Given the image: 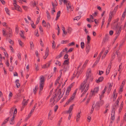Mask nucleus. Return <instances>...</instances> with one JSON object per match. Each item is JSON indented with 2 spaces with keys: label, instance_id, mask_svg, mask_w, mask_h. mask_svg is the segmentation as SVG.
I'll use <instances>...</instances> for the list:
<instances>
[{
  "label": "nucleus",
  "instance_id": "obj_1",
  "mask_svg": "<svg viewBox=\"0 0 126 126\" xmlns=\"http://www.w3.org/2000/svg\"><path fill=\"white\" fill-rule=\"evenodd\" d=\"M40 80V91L39 92V94L40 95L42 93L41 91L43 90V87L44 86L45 80L43 76H41Z\"/></svg>",
  "mask_w": 126,
  "mask_h": 126
},
{
  "label": "nucleus",
  "instance_id": "obj_6",
  "mask_svg": "<svg viewBox=\"0 0 126 126\" xmlns=\"http://www.w3.org/2000/svg\"><path fill=\"white\" fill-rule=\"evenodd\" d=\"M74 106V104H73L71 105L70 107H69V110H68L67 111L66 113H69V116L70 117H71L72 115V113H71V111H72L73 108V107Z\"/></svg>",
  "mask_w": 126,
  "mask_h": 126
},
{
  "label": "nucleus",
  "instance_id": "obj_39",
  "mask_svg": "<svg viewBox=\"0 0 126 126\" xmlns=\"http://www.w3.org/2000/svg\"><path fill=\"white\" fill-rule=\"evenodd\" d=\"M87 43H90V41L91 40V38H90V37L88 35L87 36Z\"/></svg>",
  "mask_w": 126,
  "mask_h": 126
},
{
  "label": "nucleus",
  "instance_id": "obj_8",
  "mask_svg": "<svg viewBox=\"0 0 126 126\" xmlns=\"http://www.w3.org/2000/svg\"><path fill=\"white\" fill-rule=\"evenodd\" d=\"M99 90V87H97L95 88L93 91H91V92H92V96L93 94H96L97 93L98 91Z\"/></svg>",
  "mask_w": 126,
  "mask_h": 126
},
{
  "label": "nucleus",
  "instance_id": "obj_27",
  "mask_svg": "<svg viewBox=\"0 0 126 126\" xmlns=\"http://www.w3.org/2000/svg\"><path fill=\"white\" fill-rule=\"evenodd\" d=\"M63 52H61L59 55L57 56L56 58V59H58L59 58H60L62 56Z\"/></svg>",
  "mask_w": 126,
  "mask_h": 126
},
{
  "label": "nucleus",
  "instance_id": "obj_52",
  "mask_svg": "<svg viewBox=\"0 0 126 126\" xmlns=\"http://www.w3.org/2000/svg\"><path fill=\"white\" fill-rule=\"evenodd\" d=\"M35 69H36V71H38L39 70V68L38 67V66L35 63Z\"/></svg>",
  "mask_w": 126,
  "mask_h": 126
},
{
  "label": "nucleus",
  "instance_id": "obj_25",
  "mask_svg": "<svg viewBox=\"0 0 126 126\" xmlns=\"http://www.w3.org/2000/svg\"><path fill=\"white\" fill-rule=\"evenodd\" d=\"M60 13L61 11H59L58 12L57 14V15L55 19L56 20H57L58 19L59 17L60 16Z\"/></svg>",
  "mask_w": 126,
  "mask_h": 126
},
{
  "label": "nucleus",
  "instance_id": "obj_31",
  "mask_svg": "<svg viewBox=\"0 0 126 126\" xmlns=\"http://www.w3.org/2000/svg\"><path fill=\"white\" fill-rule=\"evenodd\" d=\"M34 35L37 37L39 36V35L38 33V31L37 30H35L34 33Z\"/></svg>",
  "mask_w": 126,
  "mask_h": 126
},
{
  "label": "nucleus",
  "instance_id": "obj_43",
  "mask_svg": "<svg viewBox=\"0 0 126 126\" xmlns=\"http://www.w3.org/2000/svg\"><path fill=\"white\" fill-rule=\"evenodd\" d=\"M115 57V54H114L113 53L112 55L111 56V61H112L114 59Z\"/></svg>",
  "mask_w": 126,
  "mask_h": 126
},
{
  "label": "nucleus",
  "instance_id": "obj_35",
  "mask_svg": "<svg viewBox=\"0 0 126 126\" xmlns=\"http://www.w3.org/2000/svg\"><path fill=\"white\" fill-rule=\"evenodd\" d=\"M116 53L118 56V60L119 62H120L121 60V58L120 56H119V53H117V52H116Z\"/></svg>",
  "mask_w": 126,
  "mask_h": 126
},
{
  "label": "nucleus",
  "instance_id": "obj_38",
  "mask_svg": "<svg viewBox=\"0 0 126 126\" xmlns=\"http://www.w3.org/2000/svg\"><path fill=\"white\" fill-rule=\"evenodd\" d=\"M5 11L6 13L9 15H10V14L9 13V11L8 9V8H5Z\"/></svg>",
  "mask_w": 126,
  "mask_h": 126
},
{
  "label": "nucleus",
  "instance_id": "obj_19",
  "mask_svg": "<svg viewBox=\"0 0 126 126\" xmlns=\"http://www.w3.org/2000/svg\"><path fill=\"white\" fill-rule=\"evenodd\" d=\"M81 113V112L80 111V112L78 113L77 115V119H76V121L78 122L80 118V114Z\"/></svg>",
  "mask_w": 126,
  "mask_h": 126
},
{
  "label": "nucleus",
  "instance_id": "obj_14",
  "mask_svg": "<svg viewBox=\"0 0 126 126\" xmlns=\"http://www.w3.org/2000/svg\"><path fill=\"white\" fill-rule=\"evenodd\" d=\"M89 44L90 43H87V44L85 45L86 51L87 53L89 52L90 48V46Z\"/></svg>",
  "mask_w": 126,
  "mask_h": 126
},
{
  "label": "nucleus",
  "instance_id": "obj_10",
  "mask_svg": "<svg viewBox=\"0 0 126 126\" xmlns=\"http://www.w3.org/2000/svg\"><path fill=\"white\" fill-rule=\"evenodd\" d=\"M115 30L116 31V35H117V36H119L121 30V27L119 28H119L117 25L116 27Z\"/></svg>",
  "mask_w": 126,
  "mask_h": 126
},
{
  "label": "nucleus",
  "instance_id": "obj_28",
  "mask_svg": "<svg viewBox=\"0 0 126 126\" xmlns=\"http://www.w3.org/2000/svg\"><path fill=\"white\" fill-rule=\"evenodd\" d=\"M18 41L20 45L22 47H23L24 46V43L20 39L18 40Z\"/></svg>",
  "mask_w": 126,
  "mask_h": 126
},
{
  "label": "nucleus",
  "instance_id": "obj_49",
  "mask_svg": "<svg viewBox=\"0 0 126 126\" xmlns=\"http://www.w3.org/2000/svg\"><path fill=\"white\" fill-rule=\"evenodd\" d=\"M74 49V48H70L69 50L68 51H67V52H66V53H68V52H71Z\"/></svg>",
  "mask_w": 126,
  "mask_h": 126
},
{
  "label": "nucleus",
  "instance_id": "obj_3",
  "mask_svg": "<svg viewBox=\"0 0 126 126\" xmlns=\"http://www.w3.org/2000/svg\"><path fill=\"white\" fill-rule=\"evenodd\" d=\"M89 84H86V85L84 86V87H82V88L83 89V90L82 91V89L80 88V86L79 87V89L80 90H81V92H82L84 89L85 90L83 93L82 94L81 96V97H82L84 95V94L86 93V92L89 89Z\"/></svg>",
  "mask_w": 126,
  "mask_h": 126
},
{
  "label": "nucleus",
  "instance_id": "obj_18",
  "mask_svg": "<svg viewBox=\"0 0 126 126\" xmlns=\"http://www.w3.org/2000/svg\"><path fill=\"white\" fill-rule=\"evenodd\" d=\"M109 39V37L108 36V34H106L105 36V37L103 39V41H104L105 42H106Z\"/></svg>",
  "mask_w": 126,
  "mask_h": 126
},
{
  "label": "nucleus",
  "instance_id": "obj_64",
  "mask_svg": "<svg viewBox=\"0 0 126 126\" xmlns=\"http://www.w3.org/2000/svg\"><path fill=\"white\" fill-rule=\"evenodd\" d=\"M113 33V31L111 30L109 32V34L110 35H112Z\"/></svg>",
  "mask_w": 126,
  "mask_h": 126
},
{
  "label": "nucleus",
  "instance_id": "obj_55",
  "mask_svg": "<svg viewBox=\"0 0 126 126\" xmlns=\"http://www.w3.org/2000/svg\"><path fill=\"white\" fill-rule=\"evenodd\" d=\"M113 15L112 11H110V14L109 15V17L112 18V16Z\"/></svg>",
  "mask_w": 126,
  "mask_h": 126
},
{
  "label": "nucleus",
  "instance_id": "obj_58",
  "mask_svg": "<svg viewBox=\"0 0 126 126\" xmlns=\"http://www.w3.org/2000/svg\"><path fill=\"white\" fill-rule=\"evenodd\" d=\"M104 71H99V72L98 74L100 75H101L102 74H103Z\"/></svg>",
  "mask_w": 126,
  "mask_h": 126
},
{
  "label": "nucleus",
  "instance_id": "obj_54",
  "mask_svg": "<svg viewBox=\"0 0 126 126\" xmlns=\"http://www.w3.org/2000/svg\"><path fill=\"white\" fill-rule=\"evenodd\" d=\"M55 47V44L54 41H53L52 43V47L53 48H54Z\"/></svg>",
  "mask_w": 126,
  "mask_h": 126
},
{
  "label": "nucleus",
  "instance_id": "obj_62",
  "mask_svg": "<svg viewBox=\"0 0 126 126\" xmlns=\"http://www.w3.org/2000/svg\"><path fill=\"white\" fill-rule=\"evenodd\" d=\"M58 106L57 105V106H56L55 107V108H54V111L55 112H56V111L57 110V109H58Z\"/></svg>",
  "mask_w": 126,
  "mask_h": 126
},
{
  "label": "nucleus",
  "instance_id": "obj_46",
  "mask_svg": "<svg viewBox=\"0 0 126 126\" xmlns=\"http://www.w3.org/2000/svg\"><path fill=\"white\" fill-rule=\"evenodd\" d=\"M32 113V110H31L30 112V113L28 115V116L26 118V120H27L30 117V116H31V114Z\"/></svg>",
  "mask_w": 126,
  "mask_h": 126
},
{
  "label": "nucleus",
  "instance_id": "obj_26",
  "mask_svg": "<svg viewBox=\"0 0 126 126\" xmlns=\"http://www.w3.org/2000/svg\"><path fill=\"white\" fill-rule=\"evenodd\" d=\"M14 108L13 107L10 109L9 112L10 116L12 115Z\"/></svg>",
  "mask_w": 126,
  "mask_h": 126
},
{
  "label": "nucleus",
  "instance_id": "obj_36",
  "mask_svg": "<svg viewBox=\"0 0 126 126\" xmlns=\"http://www.w3.org/2000/svg\"><path fill=\"white\" fill-rule=\"evenodd\" d=\"M81 48L83 49L84 47V44L83 42H82L81 43Z\"/></svg>",
  "mask_w": 126,
  "mask_h": 126
},
{
  "label": "nucleus",
  "instance_id": "obj_23",
  "mask_svg": "<svg viewBox=\"0 0 126 126\" xmlns=\"http://www.w3.org/2000/svg\"><path fill=\"white\" fill-rule=\"evenodd\" d=\"M94 104V103L92 105L90 112V113L91 114H92L93 113L95 107L96 106V105H95Z\"/></svg>",
  "mask_w": 126,
  "mask_h": 126
},
{
  "label": "nucleus",
  "instance_id": "obj_32",
  "mask_svg": "<svg viewBox=\"0 0 126 126\" xmlns=\"http://www.w3.org/2000/svg\"><path fill=\"white\" fill-rule=\"evenodd\" d=\"M55 63L56 65H58L60 66L61 65V63L58 60H56V61Z\"/></svg>",
  "mask_w": 126,
  "mask_h": 126
},
{
  "label": "nucleus",
  "instance_id": "obj_15",
  "mask_svg": "<svg viewBox=\"0 0 126 126\" xmlns=\"http://www.w3.org/2000/svg\"><path fill=\"white\" fill-rule=\"evenodd\" d=\"M104 79V77L101 76L98 79H96L95 82L97 83H99L100 82H102Z\"/></svg>",
  "mask_w": 126,
  "mask_h": 126
},
{
  "label": "nucleus",
  "instance_id": "obj_57",
  "mask_svg": "<svg viewBox=\"0 0 126 126\" xmlns=\"http://www.w3.org/2000/svg\"><path fill=\"white\" fill-rule=\"evenodd\" d=\"M76 94H75V93H73L72 95V96L70 97V98H72L71 99H73L75 97Z\"/></svg>",
  "mask_w": 126,
  "mask_h": 126
},
{
  "label": "nucleus",
  "instance_id": "obj_42",
  "mask_svg": "<svg viewBox=\"0 0 126 126\" xmlns=\"http://www.w3.org/2000/svg\"><path fill=\"white\" fill-rule=\"evenodd\" d=\"M68 95H67L66 94H65V96L63 97V99L62 100V102H63L65 100Z\"/></svg>",
  "mask_w": 126,
  "mask_h": 126
},
{
  "label": "nucleus",
  "instance_id": "obj_17",
  "mask_svg": "<svg viewBox=\"0 0 126 126\" xmlns=\"http://www.w3.org/2000/svg\"><path fill=\"white\" fill-rule=\"evenodd\" d=\"M38 4V2L37 1H34L33 3L32 4V5L33 6V7H34L35 6H36V8L37 10H39V8L37 6V5Z\"/></svg>",
  "mask_w": 126,
  "mask_h": 126
},
{
  "label": "nucleus",
  "instance_id": "obj_59",
  "mask_svg": "<svg viewBox=\"0 0 126 126\" xmlns=\"http://www.w3.org/2000/svg\"><path fill=\"white\" fill-rule=\"evenodd\" d=\"M46 25H47L46 26H47V28H50V25L49 23L48 22H47V23Z\"/></svg>",
  "mask_w": 126,
  "mask_h": 126
},
{
  "label": "nucleus",
  "instance_id": "obj_50",
  "mask_svg": "<svg viewBox=\"0 0 126 126\" xmlns=\"http://www.w3.org/2000/svg\"><path fill=\"white\" fill-rule=\"evenodd\" d=\"M68 57V55L66 54L64 55L63 58L64 59H67Z\"/></svg>",
  "mask_w": 126,
  "mask_h": 126
},
{
  "label": "nucleus",
  "instance_id": "obj_41",
  "mask_svg": "<svg viewBox=\"0 0 126 126\" xmlns=\"http://www.w3.org/2000/svg\"><path fill=\"white\" fill-rule=\"evenodd\" d=\"M117 108L115 107V108L114 107H113V108L112 109V110L111 111V113H115V109H117Z\"/></svg>",
  "mask_w": 126,
  "mask_h": 126
},
{
  "label": "nucleus",
  "instance_id": "obj_45",
  "mask_svg": "<svg viewBox=\"0 0 126 126\" xmlns=\"http://www.w3.org/2000/svg\"><path fill=\"white\" fill-rule=\"evenodd\" d=\"M40 16H39L37 18V21L36 22V24H37L39 23L40 20Z\"/></svg>",
  "mask_w": 126,
  "mask_h": 126
},
{
  "label": "nucleus",
  "instance_id": "obj_30",
  "mask_svg": "<svg viewBox=\"0 0 126 126\" xmlns=\"http://www.w3.org/2000/svg\"><path fill=\"white\" fill-rule=\"evenodd\" d=\"M24 32V31H21L20 32V34L21 36V37L22 38H24V35L23 34V32Z\"/></svg>",
  "mask_w": 126,
  "mask_h": 126
},
{
  "label": "nucleus",
  "instance_id": "obj_5",
  "mask_svg": "<svg viewBox=\"0 0 126 126\" xmlns=\"http://www.w3.org/2000/svg\"><path fill=\"white\" fill-rule=\"evenodd\" d=\"M64 93V92H63V93L62 94L61 89H59L57 91V94H56L57 95H58L59 94L58 96V98L57 99V101H58L62 97Z\"/></svg>",
  "mask_w": 126,
  "mask_h": 126
},
{
  "label": "nucleus",
  "instance_id": "obj_20",
  "mask_svg": "<svg viewBox=\"0 0 126 126\" xmlns=\"http://www.w3.org/2000/svg\"><path fill=\"white\" fill-rule=\"evenodd\" d=\"M50 64V62H49L45 64L44 66L43 67V68H46L49 67Z\"/></svg>",
  "mask_w": 126,
  "mask_h": 126
},
{
  "label": "nucleus",
  "instance_id": "obj_37",
  "mask_svg": "<svg viewBox=\"0 0 126 126\" xmlns=\"http://www.w3.org/2000/svg\"><path fill=\"white\" fill-rule=\"evenodd\" d=\"M120 100L119 99H118L117 101H116V105H115V107H116V108H117L118 107V103L119 102V100Z\"/></svg>",
  "mask_w": 126,
  "mask_h": 126
},
{
  "label": "nucleus",
  "instance_id": "obj_29",
  "mask_svg": "<svg viewBox=\"0 0 126 126\" xmlns=\"http://www.w3.org/2000/svg\"><path fill=\"white\" fill-rule=\"evenodd\" d=\"M112 86V85H111V84H110L109 85L108 88V92H109V93H110V91L111 90Z\"/></svg>",
  "mask_w": 126,
  "mask_h": 126
},
{
  "label": "nucleus",
  "instance_id": "obj_12",
  "mask_svg": "<svg viewBox=\"0 0 126 126\" xmlns=\"http://www.w3.org/2000/svg\"><path fill=\"white\" fill-rule=\"evenodd\" d=\"M13 5L15 7V9L16 10L20 12H21V10L19 5H17L16 3L15 2L13 3Z\"/></svg>",
  "mask_w": 126,
  "mask_h": 126
},
{
  "label": "nucleus",
  "instance_id": "obj_40",
  "mask_svg": "<svg viewBox=\"0 0 126 126\" xmlns=\"http://www.w3.org/2000/svg\"><path fill=\"white\" fill-rule=\"evenodd\" d=\"M46 13L47 14V17L48 19H50V17L49 15V14L48 11H47L46 12Z\"/></svg>",
  "mask_w": 126,
  "mask_h": 126
},
{
  "label": "nucleus",
  "instance_id": "obj_11",
  "mask_svg": "<svg viewBox=\"0 0 126 126\" xmlns=\"http://www.w3.org/2000/svg\"><path fill=\"white\" fill-rule=\"evenodd\" d=\"M69 59H67L66 60H65L63 62V65H62V66H63L64 65H65V64H69ZM63 67V68L64 69H65V71L66 70H67V68H65V66L64 67Z\"/></svg>",
  "mask_w": 126,
  "mask_h": 126
},
{
  "label": "nucleus",
  "instance_id": "obj_53",
  "mask_svg": "<svg viewBox=\"0 0 126 126\" xmlns=\"http://www.w3.org/2000/svg\"><path fill=\"white\" fill-rule=\"evenodd\" d=\"M37 105V103H36L34 105V107L33 108L32 110V112L35 110V108L36 106Z\"/></svg>",
  "mask_w": 126,
  "mask_h": 126
},
{
  "label": "nucleus",
  "instance_id": "obj_34",
  "mask_svg": "<svg viewBox=\"0 0 126 126\" xmlns=\"http://www.w3.org/2000/svg\"><path fill=\"white\" fill-rule=\"evenodd\" d=\"M107 89V87L106 86H105V88L103 90V91L102 93V95H104V94L105 93V92L106 91Z\"/></svg>",
  "mask_w": 126,
  "mask_h": 126
},
{
  "label": "nucleus",
  "instance_id": "obj_56",
  "mask_svg": "<svg viewBox=\"0 0 126 126\" xmlns=\"http://www.w3.org/2000/svg\"><path fill=\"white\" fill-rule=\"evenodd\" d=\"M70 29H71V28L69 27H68V32L70 34L71 32V31L70 30Z\"/></svg>",
  "mask_w": 126,
  "mask_h": 126
},
{
  "label": "nucleus",
  "instance_id": "obj_16",
  "mask_svg": "<svg viewBox=\"0 0 126 126\" xmlns=\"http://www.w3.org/2000/svg\"><path fill=\"white\" fill-rule=\"evenodd\" d=\"M72 98H70L68 101L66 102L64 106H66L68 104H69L70 102H72V100H73L72 99H71Z\"/></svg>",
  "mask_w": 126,
  "mask_h": 126
},
{
  "label": "nucleus",
  "instance_id": "obj_47",
  "mask_svg": "<svg viewBox=\"0 0 126 126\" xmlns=\"http://www.w3.org/2000/svg\"><path fill=\"white\" fill-rule=\"evenodd\" d=\"M75 44V43L74 42H72L71 43H69L68 44V46H71Z\"/></svg>",
  "mask_w": 126,
  "mask_h": 126
},
{
  "label": "nucleus",
  "instance_id": "obj_4",
  "mask_svg": "<svg viewBox=\"0 0 126 126\" xmlns=\"http://www.w3.org/2000/svg\"><path fill=\"white\" fill-rule=\"evenodd\" d=\"M104 102L103 100H101L97 102L96 104L95 109H96L97 110H98L100 106L103 105L104 104Z\"/></svg>",
  "mask_w": 126,
  "mask_h": 126
},
{
  "label": "nucleus",
  "instance_id": "obj_9",
  "mask_svg": "<svg viewBox=\"0 0 126 126\" xmlns=\"http://www.w3.org/2000/svg\"><path fill=\"white\" fill-rule=\"evenodd\" d=\"M72 86V84H71L67 88L66 91V94L67 95H68L69 92L71 91V88Z\"/></svg>",
  "mask_w": 126,
  "mask_h": 126
},
{
  "label": "nucleus",
  "instance_id": "obj_2",
  "mask_svg": "<svg viewBox=\"0 0 126 126\" xmlns=\"http://www.w3.org/2000/svg\"><path fill=\"white\" fill-rule=\"evenodd\" d=\"M64 3L65 4H66L67 7V10L68 13H69L70 10V11H73V9L72 10L71 5L70 2L68 1H66L65 0L64 1Z\"/></svg>",
  "mask_w": 126,
  "mask_h": 126
},
{
  "label": "nucleus",
  "instance_id": "obj_48",
  "mask_svg": "<svg viewBox=\"0 0 126 126\" xmlns=\"http://www.w3.org/2000/svg\"><path fill=\"white\" fill-rule=\"evenodd\" d=\"M17 109H15V110L13 115H14L16 116V115L17 113Z\"/></svg>",
  "mask_w": 126,
  "mask_h": 126
},
{
  "label": "nucleus",
  "instance_id": "obj_21",
  "mask_svg": "<svg viewBox=\"0 0 126 126\" xmlns=\"http://www.w3.org/2000/svg\"><path fill=\"white\" fill-rule=\"evenodd\" d=\"M48 51H49L48 47H47V48L46 49V52L45 53V55L44 56L45 57H47V56L48 55Z\"/></svg>",
  "mask_w": 126,
  "mask_h": 126
},
{
  "label": "nucleus",
  "instance_id": "obj_7",
  "mask_svg": "<svg viewBox=\"0 0 126 126\" xmlns=\"http://www.w3.org/2000/svg\"><path fill=\"white\" fill-rule=\"evenodd\" d=\"M89 75H88L86 79L80 85V88L82 89V91L83 90V89L82 88V87H84V86L86 85V83L87 82V80L89 78ZM87 84H88L87 83Z\"/></svg>",
  "mask_w": 126,
  "mask_h": 126
},
{
  "label": "nucleus",
  "instance_id": "obj_44",
  "mask_svg": "<svg viewBox=\"0 0 126 126\" xmlns=\"http://www.w3.org/2000/svg\"><path fill=\"white\" fill-rule=\"evenodd\" d=\"M111 61H110V63L109 64V66H108V67L107 69H110L111 66V63L112 62H111Z\"/></svg>",
  "mask_w": 126,
  "mask_h": 126
},
{
  "label": "nucleus",
  "instance_id": "obj_51",
  "mask_svg": "<svg viewBox=\"0 0 126 126\" xmlns=\"http://www.w3.org/2000/svg\"><path fill=\"white\" fill-rule=\"evenodd\" d=\"M80 17H81V16H77L76 17H75V19H74V20H79L80 18Z\"/></svg>",
  "mask_w": 126,
  "mask_h": 126
},
{
  "label": "nucleus",
  "instance_id": "obj_63",
  "mask_svg": "<svg viewBox=\"0 0 126 126\" xmlns=\"http://www.w3.org/2000/svg\"><path fill=\"white\" fill-rule=\"evenodd\" d=\"M113 98H114L115 99L117 97V94H113Z\"/></svg>",
  "mask_w": 126,
  "mask_h": 126
},
{
  "label": "nucleus",
  "instance_id": "obj_33",
  "mask_svg": "<svg viewBox=\"0 0 126 126\" xmlns=\"http://www.w3.org/2000/svg\"><path fill=\"white\" fill-rule=\"evenodd\" d=\"M9 117H8L6 119H5L4 121H3V124H5L9 120Z\"/></svg>",
  "mask_w": 126,
  "mask_h": 126
},
{
  "label": "nucleus",
  "instance_id": "obj_22",
  "mask_svg": "<svg viewBox=\"0 0 126 126\" xmlns=\"http://www.w3.org/2000/svg\"><path fill=\"white\" fill-rule=\"evenodd\" d=\"M19 81V80L17 79L15 81V83H16V86L17 88H18L20 86V84L18 83Z\"/></svg>",
  "mask_w": 126,
  "mask_h": 126
},
{
  "label": "nucleus",
  "instance_id": "obj_13",
  "mask_svg": "<svg viewBox=\"0 0 126 126\" xmlns=\"http://www.w3.org/2000/svg\"><path fill=\"white\" fill-rule=\"evenodd\" d=\"M23 99L24 100L22 103V110L23 109L25 106L27 105V104L28 103V99L27 101L25 100L24 97Z\"/></svg>",
  "mask_w": 126,
  "mask_h": 126
},
{
  "label": "nucleus",
  "instance_id": "obj_60",
  "mask_svg": "<svg viewBox=\"0 0 126 126\" xmlns=\"http://www.w3.org/2000/svg\"><path fill=\"white\" fill-rule=\"evenodd\" d=\"M13 66H11L9 68V70L10 71H12L13 70Z\"/></svg>",
  "mask_w": 126,
  "mask_h": 126
},
{
  "label": "nucleus",
  "instance_id": "obj_24",
  "mask_svg": "<svg viewBox=\"0 0 126 126\" xmlns=\"http://www.w3.org/2000/svg\"><path fill=\"white\" fill-rule=\"evenodd\" d=\"M38 88V86L37 85H36L35 86V89H33V92L34 94H36V92L37 91Z\"/></svg>",
  "mask_w": 126,
  "mask_h": 126
},
{
  "label": "nucleus",
  "instance_id": "obj_61",
  "mask_svg": "<svg viewBox=\"0 0 126 126\" xmlns=\"http://www.w3.org/2000/svg\"><path fill=\"white\" fill-rule=\"evenodd\" d=\"M15 121H12L11 120L10 122V123L11 125H13L15 124Z\"/></svg>",
  "mask_w": 126,
  "mask_h": 126
}]
</instances>
